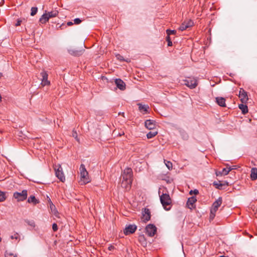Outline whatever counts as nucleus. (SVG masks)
Returning <instances> with one entry per match:
<instances>
[{
  "mask_svg": "<svg viewBox=\"0 0 257 257\" xmlns=\"http://www.w3.org/2000/svg\"><path fill=\"white\" fill-rule=\"evenodd\" d=\"M2 101V96H1V95L0 94V102Z\"/></svg>",
  "mask_w": 257,
  "mask_h": 257,
  "instance_id": "47",
  "label": "nucleus"
},
{
  "mask_svg": "<svg viewBox=\"0 0 257 257\" xmlns=\"http://www.w3.org/2000/svg\"><path fill=\"white\" fill-rule=\"evenodd\" d=\"M80 180V183L81 185H85L90 182V179L88 176V173L87 171L85 165L81 164L79 168Z\"/></svg>",
  "mask_w": 257,
  "mask_h": 257,
  "instance_id": "2",
  "label": "nucleus"
},
{
  "mask_svg": "<svg viewBox=\"0 0 257 257\" xmlns=\"http://www.w3.org/2000/svg\"><path fill=\"white\" fill-rule=\"evenodd\" d=\"M166 33L167 34V36H170V35H175L176 33V31L175 30H167Z\"/></svg>",
  "mask_w": 257,
  "mask_h": 257,
  "instance_id": "31",
  "label": "nucleus"
},
{
  "mask_svg": "<svg viewBox=\"0 0 257 257\" xmlns=\"http://www.w3.org/2000/svg\"><path fill=\"white\" fill-rule=\"evenodd\" d=\"M11 238L12 239H15L16 240H20V236L18 233H15L13 235L11 236Z\"/></svg>",
  "mask_w": 257,
  "mask_h": 257,
  "instance_id": "29",
  "label": "nucleus"
},
{
  "mask_svg": "<svg viewBox=\"0 0 257 257\" xmlns=\"http://www.w3.org/2000/svg\"><path fill=\"white\" fill-rule=\"evenodd\" d=\"M21 21L18 20L16 24V26H19L21 25Z\"/></svg>",
  "mask_w": 257,
  "mask_h": 257,
  "instance_id": "42",
  "label": "nucleus"
},
{
  "mask_svg": "<svg viewBox=\"0 0 257 257\" xmlns=\"http://www.w3.org/2000/svg\"><path fill=\"white\" fill-rule=\"evenodd\" d=\"M114 248V246L111 245H110V246L108 247V250H110V251L112 250Z\"/></svg>",
  "mask_w": 257,
  "mask_h": 257,
  "instance_id": "41",
  "label": "nucleus"
},
{
  "mask_svg": "<svg viewBox=\"0 0 257 257\" xmlns=\"http://www.w3.org/2000/svg\"><path fill=\"white\" fill-rule=\"evenodd\" d=\"M222 204V198L221 197H219L217 200H216L213 203L211 209V210H212L214 212H216L218 210V207Z\"/></svg>",
  "mask_w": 257,
  "mask_h": 257,
  "instance_id": "13",
  "label": "nucleus"
},
{
  "mask_svg": "<svg viewBox=\"0 0 257 257\" xmlns=\"http://www.w3.org/2000/svg\"><path fill=\"white\" fill-rule=\"evenodd\" d=\"M28 192L27 190H23L21 192H15L13 194V197L17 201H23L27 198Z\"/></svg>",
  "mask_w": 257,
  "mask_h": 257,
  "instance_id": "5",
  "label": "nucleus"
},
{
  "mask_svg": "<svg viewBox=\"0 0 257 257\" xmlns=\"http://www.w3.org/2000/svg\"><path fill=\"white\" fill-rule=\"evenodd\" d=\"M139 105V109L140 111L143 113H146L147 112L149 107L147 105H142L141 104H138Z\"/></svg>",
  "mask_w": 257,
  "mask_h": 257,
  "instance_id": "21",
  "label": "nucleus"
},
{
  "mask_svg": "<svg viewBox=\"0 0 257 257\" xmlns=\"http://www.w3.org/2000/svg\"><path fill=\"white\" fill-rule=\"evenodd\" d=\"M239 108L241 110L243 114H245L248 112V108L246 104H239Z\"/></svg>",
  "mask_w": 257,
  "mask_h": 257,
  "instance_id": "24",
  "label": "nucleus"
},
{
  "mask_svg": "<svg viewBox=\"0 0 257 257\" xmlns=\"http://www.w3.org/2000/svg\"><path fill=\"white\" fill-rule=\"evenodd\" d=\"M166 41L168 42V46H172V42L171 40L170 37L169 36H167L166 37Z\"/></svg>",
  "mask_w": 257,
  "mask_h": 257,
  "instance_id": "32",
  "label": "nucleus"
},
{
  "mask_svg": "<svg viewBox=\"0 0 257 257\" xmlns=\"http://www.w3.org/2000/svg\"><path fill=\"white\" fill-rule=\"evenodd\" d=\"M193 24V22L192 21H189L187 24L185 23L182 24V25L180 26L179 30L183 31L186 30L188 28H189L192 26Z\"/></svg>",
  "mask_w": 257,
  "mask_h": 257,
  "instance_id": "18",
  "label": "nucleus"
},
{
  "mask_svg": "<svg viewBox=\"0 0 257 257\" xmlns=\"http://www.w3.org/2000/svg\"><path fill=\"white\" fill-rule=\"evenodd\" d=\"M121 186L125 189L131 188L133 181V170L131 168H125L121 174Z\"/></svg>",
  "mask_w": 257,
  "mask_h": 257,
  "instance_id": "1",
  "label": "nucleus"
},
{
  "mask_svg": "<svg viewBox=\"0 0 257 257\" xmlns=\"http://www.w3.org/2000/svg\"><path fill=\"white\" fill-rule=\"evenodd\" d=\"M183 84L186 85L191 89L195 88L197 85V81L194 78H188L184 80Z\"/></svg>",
  "mask_w": 257,
  "mask_h": 257,
  "instance_id": "6",
  "label": "nucleus"
},
{
  "mask_svg": "<svg viewBox=\"0 0 257 257\" xmlns=\"http://www.w3.org/2000/svg\"><path fill=\"white\" fill-rule=\"evenodd\" d=\"M164 162H165L166 166H167V167L168 168V169L169 170H170L172 169L173 165H172V163L171 162L167 161L166 160H164Z\"/></svg>",
  "mask_w": 257,
  "mask_h": 257,
  "instance_id": "27",
  "label": "nucleus"
},
{
  "mask_svg": "<svg viewBox=\"0 0 257 257\" xmlns=\"http://www.w3.org/2000/svg\"><path fill=\"white\" fill-rule=\"evenodd\" d=\"M49 19H49L48 15L47 14V13L46 12L40 18L39 22L41 24H46L49 21Z\"/></svg>",
  "mask_w": 257,
  "mask_h": 257,
  "instance_id": "20",
  "label": "nucleus"
},
{
  "mask_svg": "<svg viewBox=\"0 0 257 257\" xmlns=\"http://www.w3.org/2000/svg\"><path fill=\"white\" fill-rule=\"evenodd\" d=\"M56 176L62 182L65 180V177L63 173L62 168L60 164H55L54 166Z\"/></svg>",
  "mask_w": 257,
  "mask_h": 257,
  "instance_id": "4",
  "label": "nucleus"
},
{
  "mask_svg": "<svg viewBox=\"0 0 257 257\" xmlns=\"http://www.w3.org/2000/svg\"><path fill=\"white\" fill-rule=\"evenodd\" d=\"M73 25V23L72 22H68L67 23V25L70 26H72Z\"/></svg>",
  "mask_w": 257,
  "mask_h": 257,
  "instance_id": "43",
  "label": "nucleus"
},
{
  "mask_svg": "<svg viewBox=\"0 0 257 257\" xmlns=\"http://www.w3.org/2000/svg\"><path fill=\"white\" fill-rule=\"evenodd\" d=\"M146 230L149 236H153L156 233L157 228L153 224H150L146 226Z\"/></svg>",
  "mask_w": 257,
  "mask_h": 257,
  "instance_id": "8",
  "label": "nucleus"
},
{
  "mask_svg": "<svg viewBox=\"0 0 257 257\" xmlns=\"http://www.w3.org/2000/svg\"><path fill=\"white\" fill-rule=\"evenodd\" d=\"M216 102L221 107H225L226 106L225 99L223 97H217L216 98Z\"/></svg>",
  "mask_w": 257,
  "mask_h": 257,
  "instance_id": "19",
  "label": "nucleus"
},
{
  "mask_svg": "<svg viewBox=\"0 0 257 257\" xmlns=\"http://www.w3.org/2000/svg\"><path fill=\"white\" fill-rule=\"evenodd\" d=\"M193 193H194V194H198L199 193V191L197 189H195L194 190H191L190 192H189V194L190 195H192Z\"/></svg>",
  "mask_w": 257,
  "mask_h": 257,
  "instance_id": "39",
  "label": "nucleus"
},
{
  "mask_svg": "<svg viewBox=\"0 0 257 257\" xmlns=\"http://www.w3.org/2000/svg\"><path fill=\"white\" fill-rule=\"evenodd\" d=\"M14 257H17V255H14Z\"/></svg>",
  "mask_w": 257,
  "mask_h": 257,
  "instance_id": "48",
  "label": "nucleus"
},
{
  "mask_svg": "<svg viewBox=\"0 0 257 257\" xmlns=\"http://www.w3.org/2000/svg\"><path fill=\"white\" fill-rule=\"evenodd\" d=\"M72 136L74 137L78 142H79V139L77 138V134L76 132L74 130L73 131Z\"/></svg>",
  "mask_w": 257,
  "mask_h": 257,
  "instance_id": "34",
  "label": "nucleus"
},
{
  "mask_svg": "<svg viewBox=\"0 0 257 257\" xmlns=\"http://www.w3.org/2000/svg\"><path fill=\"white\" fill-rule=\"evenodd\" d=\"M216 212H214L212 210H210V219L212 220L215 216Z\"/></svg>",
  "mask_w": 257,
  "mask_h": 257,
  "instance_id": "36",
  "label": "nucleus"
},
{
  "mask_svg": "<svg viewBox=\"0 0 257 257\" xmlns=\"http://www.w3.org/2000/svg\"><path fill=\"white\" fill-rule=\"evenodd\" d=\"M52 229L54 231H56L58 230V226L57 224L55 223H53L52 224Z\"/></svg>",
  "mask_w": 257,
  "mask_h": 257,
  "instance_id": "38",
  "label": "nucleus"
},
{
  "mask_svg": "<svg viewBox=\"0 0 257 257\" xmlns=\"http://www.w3.org/2000/svg\"><path fill=\"white\" fill-rule=\"evenodd\" d=\"M81 22H82V21L79 18H76L74 20V24H75L76 25H78V24H80Z\"/></svg>",
  "mask_w": 257,
  "mask_h": 257,
  "instance_id": "37",
  "label": "nucleus"
},
{
  "mask_svg": "<svg viewBox=\"0 0 257 257\" xmlns=\"http://www.w3.org/2000/svg\"><path fill=\"white\" fill-rule=\"evenodd\" d=\"M41 76L42 77V79L41 80V85L43 86H45L46 85H49L50 84V82L48 80V75L47 73L45 71H43L41 73Z\"/></svg>",
  "mask_w": 257,
  "mask_h": 257,
  "instance_id": "9",
  "label": "nucleus"
},
{
  "mask_svg": "<svg viewBox=\"0 0 257 257\" xmlns=\"http://www.w3.org/2000/svg\"><path fill=\"white\" fill-rule=\"evenodd\" d=\"M31 15L34 16L35 15L38 11V9L36 7H32L31 8Z\"/></svg>",
  "mask_w": 257,
  "mask_h": 257,
  "instance_id": "30",
  "label": "nucleus"
},
{
  "mask_svg": "<svg viewBox=\"0 0 257 257\" xmlns=\"http://www.w3.org/2000/svg\"><path fill=\"white\" fill-rule=\"evenodd\" d=\"M49 19L56 17L58 15V12L57 10L52 11L47 13Z\"/></svg>",
  "mask_w": 257,
  "mask_h": 257,
  "instance_id": "25",
  "label": "nucleus"
},
{
  "mask_svg": "<svg viewBox=\"0 0 257 257\" xmlns=\"http://www.w3.org/2000/svg\"><path fill=\"white\" fill-rule=\"evenodd\" d=\"M50 208L51 211L53 212L54 214H55L57 211L55 209L56 208L55 205L52 203L50 204Z\"/></svg>",
  "mask_w": 257,
  "mask_h": 257,
  "instance_id": "35",
  "label": "nucleus"
},
{
  "mask_svg": "<svg viewBox=\"0 0 257 257\" xmlns=\"http://www.w3.org/2000/svg\"><path fill=\"white\" fill-rule=\"evenodd\" d=\"M145 125L146 127L149 130H154L156 127V122L151 119L147 120L145 122Z\"/></svg>",
  "mask_w": 257,
  "mask_h": 257,
  "instance_id": "12",
  "label": "nucleus"
},
{
  "mask_svg": "<svg viewBox=\"0 0 257 257\" xmlns=\"http://www.w3.org/2000/svg\"><path fill=\"white\" fill-rule=\"evenodd\" d=\"M238 96L242 103H245L248 99L247 93L243 88L240 89Z\"/></svg>",
  "mask_w": 257,
  "mask_h": 257,
  "instance_id": "10",
  "label": "nucleus"
},
{
  "mask_svg": "<svg viewBox=\"0 0 257 257\" xmlns=\"http://www.w3.org/2000/svg\"><path fill=\"white\" fill-rule=\"evenodd\" d=\"M6 200L5 193L0 191V202H3Z\"/></svg>",
  "mask_w": 257,
  "mask_h": 257,
  "instance_id": "28",
  "label": "nucleus"
},
{
  "mask_svg": "<svg viewBox=\"0 0 257 257\" xmlns=\"http://www.w3.org/2000/svg\"><path fill=\"white\" fill-rule=\"evenodd\" d=\"M144 236H140V240H141V239H144Z\"/></svg>",
  "mask_w": 257,
  "mask_h": 257,
  "instance_id": "46",
  "label": "nucleus"
},
{
  "mask_svg": "<svg viewBox=\"0 0 257 257\" xmlns=\"http://www.w3.org/2000/svg\"><path fill=\"white\" fill-rule=\"evenodd\" d=\"M28 202L29 203H33L34 205H36L39 203V200L37 199L34 196H30L28 199Z\"/></svg>",
  "mask_w": 257,
  "mask_h": 257,
  "instance_id": "23",
  "label": "nucleus"
},
{
  "mask_svg": "<svg viewBox=\"0 0 257 257\" xmlns=\"http://www.w3.org/2000/svg\"><path fill=\"white\" fill-rule=\"evenodd\" d=\"M151 218L150 211L149 209L145 208L143 214L142 219L145 222L149 221Z\"/></svg>",
  "mask_w": 257,
  "mask_h": 257,
  "instance_id": "15",
  "label": "nucleus"
},
{
  "mask_svg": "<svg viewBox=\"0 0 257 257\" xmlns=\"http://www.w3.org/2000/svg\"><path fill=\"white\" fill-rule=\"evenodd\" d=\"M137 229V226L135 224H130L126 226L123 230V233L127 235L134 233Z\"/></svg>",
  "mask_w": 257,
  "mask_h": 257,
  "instance_id": "7",
  "label": "nucleus"
},
{
  "mask_svg": "<svg viewBox=\"0 0 257 257\" xmlns=\"http://www.w3.org/2000/svg\"><path fill=\"white\" fill-rule=\"evenodd\" d=\"M213 185L215 186L217 189H222L223 186H228V183L227 181L221 182L219 181L218 182H214Z\"/></svg>",
  "mask_w": 257,
  "mask_h": 257,
  "instance_id": "17",
  "label": "nucleus"
},
{
  "mask_svg": "<svg viewBox=\"0 0 257 257\" xmlns=\"http://www.w3.org/2000/svg\"><path fill=\"white\" fill-rule=\"evenodd\" d=\"M116 57L117 59H118V60H119L120 61H124V59H123V57L122 56H121L120 55L117 54L116 55Z\"/></svg>",
  "mask_w": 257,
  "mask_h": 257,
  "instance_id": "40",
  "label": "nucleus"
},
{
  "mask_svg": "<svg viewBox=\"0 0 257 257\" xmlns=\"http://www.w3.org/2000/svg\"><path fill=\"white\" fill-rule=\"evenodd\" d=\"M28 224L32 227H34L35 226V223L33 220H28L26 221Z\"/></svg>",
  "mask_w": 257,
  "mask_h": 257,
  "instance_id": "33",
  "label": "nucleus"
},
{
  "mask_svg": "<svg viewBox=\"0 0 257 257\" xmlns=\"http://www.w3.org/2000/svg\"><path fill=\"white\" fill-rule=\"evenodd\" d=\"M158 134L157 131L150 132L147 134V137L148 139H152Z\"/></svg>",
  "mask_w": 257,
  "mask_h": 257,
  "instance_id": "26",
  "label": "nucleus"
},
{
  "mask_svg": "<svg viewBox=\"0 0 257 257\" xmlns=\"http://www.w3.org/2000/svg\"><path fill=\"white\" fill-rule=\"evenodd\" d=\"M115 84L120 90H124L125 89V84L121 79H116L115 80Z\"/></svg>",
  "mask_w": 257,
  "mask_h": 257,
  "instance_id": "14",
  "label": "nucleus"
},
{
  "mask_svg": "<svg viewBox=\"0 0 257 257\" xmlns=\"http://www.w3.org/2000/svg\"><path fill=\"white\" fill-rule=\"evenodd\" d=\"M196 201L197 199L196 197L192 196L188 198L186 203V205L190 209H194L195 208V203H196Z\"/></svg>",
  "mask_w": 257,
  "mask_h": 257,
  "instance_id": "11",
  "label": "nucleus"
},
{
  "mask_svg": "<svg viewBox=\"0 0 257 257\" xmlns=\"http://www.w3.org/2000/svg\"><path fill=\"white\" fill-rule=\"evenodd\" d=\"M3 75L2 73L0 72V78H1L3 77Z\"/></svg>",
  "mask_w": 257,
  "mask_h": 257,
  "instance_id": "45",
  "label": "nucleus"
},
{
  "mask_svg": "<svg viewBox=\"0 0 257 257\" xmlns=\"http://www.w3.org/2000/svg\"><path fill=\"white\" fill-rule=\"evenodd\" d=\"M233 168H231L230 167L229 168H223L221 171L217 172L216 174L217 176H223L226 175L228 174V173L231 171Z\"/></svg>",
  "mask_w": 257,
  "mask_h": 257,
  "instance_id": "16",
  "label": "nucleus"
},
{
  "mask_svg": "<svg viewBox=\"0 0 257 257\" xmlns=\"http://www.w3.org/2000/svg\"><path fill=\"white\" fill-rule=\"evenodd\" d=\"M250 178L252 180L257 179V168H252L251 170Z\"/></svg>",
  "mask_w": 257,
  "mask_h": 257,
  "instance_id": "22",
  "label": "nucleus"
},
{
  "mask_svg": "<svg viewBox=\"0 0 257 257\" xmlns=\"http://www.w3.org/2000/svg\"><path fill=\"white\" fill-rule=\"evenodd\" d=\"M160 198L161 204H162L164 208L166 210H169L171 209L170 205L172 203V200L170 195L167 193H163L160 196Z\"/></svg>",
  "mask_w": 257,
  "mask_h": 257,
  "instance_id": "3",
  "label": "nucleus"
},
{
  "mask_svg": "<svg viewBox=\"0 0 257 257\" xmlns=\"http://www.w3.org/2000/svg\"><path fill=\"white\" fill-rule=\"evenodd\" d=\"M4 3V0H0V5H3Z\"/></svg>",
  "mask_w": 257,
  "mask_h": 257,
  "instance_id": "44",
  "label": "nucleus"
}]
</instances>
